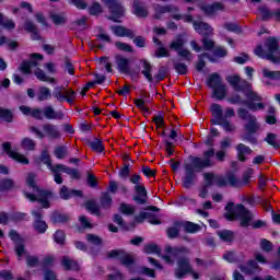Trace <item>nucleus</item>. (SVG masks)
I'll use <instances>...</instances> for the list:
<instances>
[{
	"label": "nucleus",
	"mask_w": 280,
	"mask_h": 280,
	"mask_svg": "<svg viewBox=\"0 0 280 280\" xmlns=\"http://www.w3.org/2000/svg\"><path fill=\"white\" fill-rule=\"evenodd\" d=\"M213 156H215V149L211 148L208 151L203 152V158H198L190 155L189 161L184 163V177L182 187L184 189H191L196 185V180L198 178V173L202 172V170H207L209 167H213L215 162H213Z\"/></svg>",
	"instance_id": "obj_1"
},
{
	"label": "nucleus",
	"mask_w": 280,
	"mask_h": 280,
	"mask_svg": "<svg viewBox=\"0 0 280 280\" xmlns=\"http://www.w3.org/2000/svg\"><path fill=\"white\" fill-rule=\"evenodd\" d=\"M225 211L224 218L228 219L229 222L240 220V226H242V229H248V226H252V229H264V226H266V221L257 220L253 222L255 215L242 203L235 206V202H229L225 206Z\"/></svg>",
	"instance_id": "obj_2"
},
{
	"label": "nucleus",
	"mask_w": 280,
	"mask_h": 280,
	"mask_svg": "<svg viewBox=\"0 0 280 280\" xmlns=\"http://www.w3.org/2000/svg\"><path fill=\"white\" fill-rule=\"evenodd\" d=\"M26 185L33 188V191L36 192V195H34L32 192L24 191V196L27 200L31 202H38L42 205V209H49L51 207L49 198H54V192L51 190L40 189L38 185H36V175H34V173L28 174Z\"/></svg>",
	"instance_id": "obj_3"
},
{
	"label": "nucleus",
	"mask_w": 280,
	"mask_h": 280,
	"mask_svg": "<svg viewBox=\"0 0 280 280\" xmlns=\"http://www.w3.org/2000/svg\"><path fill=\"white\" fill-rule=\"evenodd\" d=\"M225 80L229 82L230 86L234 89V91L243 93L246 100H249V102L261 103V95L253 91V83L242 79L238 74L229 75Z\"/></svg>",
	"instance_id": "obj_4"
},
{
	"label": "nucleus",
	"mask_w": 280,
	"mask_h": 280,
	"mask_svg": "<svg viewBox=\"0 0 280 280\" xmlns=\"http://www.w3.org/2000/svg\"><path fill=\"white\" fill-rule=\"evenodd\" d=\"M254 54L259 58L269 60V62H272L273 65H280L279 39H277V37H268L265 40V50L264 46L258 45L254 50Z\"/></svg>",
	"instance_id": "obj_5"
},
{
	"label": "nucleus",
	"mask_w": 280,
	"mask_h": 280,
	"mask_svg": "<svg viewBox=\"0 0 280 280\" xmlns=\"http://www.w3.org/2000/svg\"><path fill=\"white\" fill-rule=\"evenodd\" d=\"M187 275H191L192 279H200V275L194 270L191 261L188 257H180L176 261V268L174 270V276L176 279H185Z\"/></svg>",
	"instance_id": "obj_6"
},
{
	"label": "nucleus",
	"mask_w": 280,
	"mask_h": 280,
	"mask_svg": "<svg viewBox=\"0 0 280 280\" xmlns=\"http://www.w3.org/2000/svg\"><path fill=\"white\" fill-rule=\"evenodd\" d=\"M207 85L213 90L212 97L215 100L222 101L224 97H226V85L222 83V77L218 73H212L207 79Z\"/></svg>",
	"instance_id": "obj_7"
},
{
	"label": "nucleus",
	"mask_w": 280,
	"mask_h": 280,
	"mask_svg": "<svg viewBox=\"0 0 280 280\" xmlns=\"http://www.w3.org/2000/svg\"><path fill=\"white\" fill-rule=\"evenodd\" d=\"M237 115H238L240 119H242L243 121H247L244 125L245 132L257 133L258 130H261V125L259 124V121H257V117L255 115L250 114V112H248V109L238 108Z\"/></svg>",
	"instance_id": "obj_8"
},
{
	"label": "nucleus",
	"mask_w": 280,
	"mask_h": 280,
	"mask_svg": "<svg viewBox=\"0 0 280 280\" xmlns=\"http://www.w3.org/2000/svg\"><path fill=\"white\" fill-rule=\"evenodd\" d=\"M33 118L37 119L38 121H43V119H48L49 121L54 119L62 120L65 119V113L56 112L51 105H48L43 109L34 108Z\"/></svg>",
	"instance_id": "obj_9"
},
{
	"label": "nucleus",
	"mask_w": 280,
	"mask_h": 280,
	"mask_svg": "<svg viewBox=\"0 0 280 280\" xmlns=\"http://www.w3.org/2000/svg\"><path fill=\"white\" fill-rule=\"evenodd\" d=\"M107 259H118L125 268L135 266V255L126 252V249H113L108 252Z\"/></svg>",
	"instance_id": "obj_10"
},
{
	"label": "nucleus",
	"mask_w": 280,
	"mask_h": 280,
	"mask_svg": "<svg viewBox=\"0 0 280 280\" xmlns=\"http://www.w3.org/2000/svg\"><path fill=\"white\" fill-rule=\"evenodd\" d=\"M104 3L110 13V16H107L108 21L121 23L120 19H122L125 10L121 3H119V0H105Z\"/></svg>",
	"instance_id": "obj_11"
},
{
	"label": "nucleus",
	"mask_w": 280,
	"mask_h": 280,
	"mask_svg": "<svg viewBox=\"0 0 280 280\" xmlns=\"http://www.w3.org/2000/svg\"><path fill=\"white\" fill-rule=\"evenodd\" d=\"M228 102L230 104H241L243 106H246L248 110H252L253 113L257 110H264L266 108V104L264 103H255L256 101L250 100H243L240 94H234L228 98Z\"/></svg>",
	"instance_id": "obj_12"
},
{
	"label": "nucleus",
	"mask_w": 280,
	"mask_h": 280,
	"mask_svg": "<svg viewBox=\"0 0 280 280\" xmlns=\"http://www.w3.org/2000/svg\"><path fill=\"white\" fill-rule=\"evenodd\" d=\"M9 237L12 240L14 244V253L16 257L19 261H21L23 259V255H26L27 253V250H25V241L21 238V236L19 235V232L15 230H11L9 232Z\"/></svg>",
	"instance_id": "obj_13"
},
{
	"label": "nucleus",
	"mask_w": 280,
	"mask_h": 280,
	"mask_svg": "<svg viewBox=\"0 0 280 280\" xmlns=\"http://www.w3.org/2000/svg\"><path fill=\"white\" fill-rule=\"evenodd\" d=\"M43 205H40V208L38 210H32L31 212L33 218H35L33 222V228L36 233H45L48 229L47 222L43 220Z\"/></svg>",
	"instance_id": "obj_14"
},
{
	"label": "nucleus",
	"mask_w": 280,
	"mask_h": 280,
	"mask_svg": "<svg viewBox=\"0 0 280 280\" xmlns=\"http://www.w3.org/2000/svg\"><path fill=\"white\" fill-rule=\"evenodd\" d=\"M2 149L10 156V159H13V161H18V163H22V165H30V160L25 158V155L12 151V143L10 142H3Z\"/></svg>",
	"instance_id": "obj_15"
},
{
	"label": "nucleus",
	"mask_w": 280,
	"mask_h": 280,
	"mask_svg": "<svg viewBox=\"0 0 280 280\" xmlns=\"http://www.w3.org/2000/svg\"><path fill=\"white\" fill-rule=\"evenodd\" d=\"M136 196H133V200L137 205H148V190L143 185L135 186Z\"/></svg>",
	"instance_id": "obj_16"
},
{
	"label": "nucleus",
	"mask_w": 280,
	"mask_h": 280,
	"mask_svg": "<svg viewBox=\"0 0 280 280\" xmlns=\"http://www.w3.org/2000/svg\"><path fill=\"white\" fill-rule=\"evenodd\" d=\"M194 28L198 34H200V36H202V38L213 36V28L208 23L195 21Z\"/></svg>",
	"instance_id": "obj_17"
},
{
	"label": "nucleus",
	"mask_w": 280,
	"mask_h": 280,
	"mask_svg": "<svg viewBox=\"0 0 280 280\" xmlns=\"http://www.w3.org/2000/svg\"><path fill=\"white\" fill-rule=\"evenodd\" d=\"M110 30L115 36H118L120 38L127 37V38H135V31L127 28L126 26L121 25H112Z\"/></svg>",
	"instance_id": "obj_18"
},
{
	"label": "nucleus",
	"mask_w": 280,
	"mask_h": 280,
	"mask_svg": "<svg viewBox=\"0 0 280 280\" xmlns=\"http://www.w3.org/2000/svg\"><path fill=\"white\" fill-rule=\"evenodd\" d=\"M117 69L120 73H125L126 75H129L130 73V59L125 58L121 55L115 56Z\"/></svg>",
	"instance_id": "obj_19"
},
{
	"label": "nucleus",
	"mask_w": 280,
	"mask_h": 280,
	"mask_svg": "<svg viewBox=\"0 0 280 280\" xmlns=\"http://www.w3.org/2000/svg\"><path fill=\"white\" fill-rule=\"evenodd\" d=\"M241 272L244 275H257V272H260L261 268H259V265L257 264V260H249L245 265L238 266Z\"/></svg>",
	"instance_id": "obj_20"
},
{
	"label": "nucleus",
	"mask_w": 280,
	"mask_h": 280,
	"mask_svg": "<svg viewBox=\"0 0 280 280\" xmlns=\"http://www.w3.org/2000/svg\"><path fill=\"white\" fill-rule=\"evenodd\" d=\"M43 130L48 139H60L62 133L58 130V127L54 124L47 122L43 125Z\"/></svg>",
	"instance_id": "obj_21"
},
{
	"label": "nucleus",
	"mask_w": 280,
	"mask_h": 280,
	"mask_svg": "<svg viewBox=\"0 0 280 280\" xmlns=\"http://www.w3.org/2000/svg\"><path fill=\"white\" fill-rule=\"evenodd\" d=\"M211 113L214 119H211L210 121L213 126H217V124H220V121L224 119V110L220 104L213 103L211 105Z\"/></svg>",
	"instance_id": "obj_22"
},
{
	"label": "nucleus",
	"mask_w": 280,
	"mask_h": 280,
	"mask_svg": "<svg viewBox=\"0 0 280 280\" xmlns=\"http://www.w3.org/2000/svg\"><path fill=\"white\" fill-rule=\"evenodd\" d=\"M133 14H136V16H138L139 19H147L149 12L145 3L139 0H133Z\"/></svg>",
	"instance_id": "obj_23"
},
{
	"label": "nucleus",
	"mask_w": 280,
	"mask_h": 280,
	"mask_svg": "<svg viewBox=\"0 0 280 280\" xmlns=\"http://www.w3.org/2000/svg\"><path fill=\"white\" fill-rule=\"evenodd\" d=\"M24 30L25 32H28V34H31L32 40H40V33L38 32V26H36L34 22L26 20L24 23Z\"/></svg>",
	"instance_id": "obj_24"
},
{
	"label": "nucleus",
	"mask_w": 280,
	"mask_h": 280,
	"mask_svg": "<svg viewBox=\"0 0 280 280\" xmlns=\"http://www.w3.org/2000/svg\"><path fill=\"white\" fill-rule=\"evenodd\" d=\"M179 226L184 229L185 233H190V234L202 231V226H200V224L194 223L191 221H179Z\"/></svg>",
	"instance_id": "obj_25"
},
{
	"label": "nucleus",
	"mask_w": 280,
	"mask_h": 280,
	"mask_svg": "<svg viewBox=\"0 0 280 280\" xmlns=\"http://www.w3.org/2000/svg\"><path fill=\"white\" fill-rule=\"evenodd\" d=\"M180 221H175L172 226L166 229V235L168 240H176L180 237Z\"/></svg>",
	"instance_id": "obj_26"
},
{
	"label": "nucleus",
	"mask_w": 280,
	"mask_h": 280,
	"mask_svg": "<svg viewBox=\"0 0 280 280\" xmlns=\"http://www.w3.org/2000/svg\"><path fill=\"white\" fill-rule=\"evenodd\" d=\"M237 159L242 163H246V154H253V150L244 143H240L236 145Z\"/></svg>",
	"instance_id": "obj_27"
},
{
	"label": "nucleus",
	"mask_w": 280,
	"mask_h": 280,
	"mask_svg": "<svg viewBox=\"0 0 280 280\" xmlns=\"http://www.w3.org/2000/svg\"><path fill=\"white\" fill-rule=\"evenodd\" d=\"M61 266L65 270H80V265L74 259H71L69 256H62Z\"/></svg>",
	"instance_id": "obj_28"
},
{
	"label": "nucleus",
	"mask_w": 280,
	"mask_h": 280,
	"mask_svg": "<svg viewBox=\"0 0 280 280\" xmlns=\"http://www.w3.org/2000/svg\"><path fill=\"white\" fill-rule=\"evenodd\" d=\"M85 209L86 211H89L90 213H92V215H97V218H100V215H102V208L101 206L97 205V201L95 200H88L85 202Z\"/></svg>",
	"instance_id": "obj_29"
},
{
	"label": "nucleus",
	"mask_w": 280,
	"mask_h": 280,
	"mask_svg": "<svg viewBox=\"0 0 280 280\" xmlns=\"http://www.w3.org/2000/svg\"><path fill=\"white\" fill-rule=\"evenodd\" d=\"M50 220L52 224H65L69 222V215L56 210L51 213Z\"/></svg>",
	"instance_id": "obj_30"
},
{
	"label": "nucleus",
	"mask_w": 280,
	"mask_h": 280,
	"mask_svg": "<svg viewBox=\"0 0 280 280\" xmlns=\"http://www.w3.org/2000/svg\"><path fill=\"white\" fill-rule=\"evenodd\" d=\"M100 207L101 209L108 210L113 207V197L110 192H102L100 197Z\"/></svg>",
	"instance_id": "obj_31"
},
{
	"label": "nucleus",
	"mask_w": 280,
	"mask_h": 280,
	"mask_svg": "<svg viewBox=\"0 0 280 280\" xmlns=\"http://www.w3.org/2000/svg\"><path fill=\"white\" fill-rule=\"evenodd\" d=\"M16 188V183L12 178L0 179V192L12 191Z\"/></svg>",
	"instance_id": "obj_32"
},
{
	"label": "nucleus",
	"mask_w": 280,
	"mask_h": 280,
	"mask_svg": "<svg viewBox=\"0 0 280 280\" xmlns=\"http://www.w3.org/2000/svg\"><path fill=\"white\" fill-rule=\"evenodd\" d=\"M217 235L220 237L222 242H228L229 244H231V242H234L235 240V232L231 230L218 231Z\"/></svg>",
	"instance_id": "obj_33"
},
{
	"label": "nucleus",
	"mask_w": 280,
	"mask_h": 280,
	"mask_svg": "<svg viewBox=\"0 0 280 280\" xmlns=\"http://www.w3.org/2000/svg\"><path fill=\"white\" fill-rule=\"evenodd\" d=\"M51 100V90L47 86H39L37 91V102H47Z\"/></svg>",
	"instance_id": "obj_34"
},
{
	"label": "nucleus",
	"mask_w": 280,
	"mask_h": 280,
	"mask_svg": "<svg viewBox=\"0 0 280 280\" xmlns=\"http://www.w3.org/2000/svg\"><path fill=\"white\" fill-rule=\"evenodd\" d=\"M225 178L228 180V185H230V187H242V183L240 182V179L237 178V175H235L233 173V171H229L225 174Z\"/></svg>",
	"instance_id": "obj_35"
},
{
	"label": "nucleus",
	"mask_w": 280,
	"mask_h": 280,
	"mask_svg": "<svg viewBox=\"0 0 280 280\" xmlns=\"http://www.w3.org/2000/svg\"><path fill=\"white\" fill-rule=\"evenodd\" d=\"M141 62L143 67L142 75H144V78H147V80L150 82H154V79L152 78V65L145 59H142Z\"/></svg>",
	"instance_id": "obj_36"
},
{
	"label": "nucleus",
	"mask_w": 280,
	"mask_h": 280,
	"mask_svg": "<svg viewBox=\"0 0 280 280\" xmlns=\"http://www.w3.org/2000/svg\"><path fill=\"white\" fill-rule=\"evenodd\" d=\"M265 141L266 143L275 148V150H279L280 142H279V136H277V133H272V132L267 133Z\"/></svg>",
	"instance_id": "obj_37"
},
{
	"label": "nucleus",
	"mask_w": 280,
	"mask_h": 280,
	"mask_svg": "<svg viewBox=\"0 0 280 280\" xmlns=\"http://www.w3.org/2000/svg\"><path fill=\"white\" fill-rule=\"evenodd\" d=\"M201 10L206 12V14H215L218 10H224V5L221 2H214L213 4L201 7Z\"/></svg>",
	"instance_id": "obj_38"
},
{
	"label": "nucleus",
	"mask_w": 280,
	"mask_h": 280,
	"mask_svg": "<svg viewBox=\"0 0 280 280\" xmlns=\"http://www.w3.org/2000/svg\"><path fill=\"white\" fill-rule=\"evenodd\" d=\"M88 145L93 150V152H104V143L97 138H95L94 141L88 140Z\"/></svg>",
	"instance_id": "obj_39"
},
{
	"label": "nucleus",
	"mask_w": 280,
	"mask_h": 280,
	"mask_svg": "<svg viewBox=\"0 0 280 280\" xmlns=\"http://www.w3.org/2000/svg\"><path fill=\"white\" fill-rule=\"evenodd\" d=\"M143 253H145L147 255L155 254L161 257V247H159V245H156L155 243H149L144 245Z\"/></svg>",
	"instance_id": "obj_40"
},
{
	"label": "nucleus",
	"mask_w": 280,
	"mask_h": 280,
	"mask_svg": "<svg viewBox=\"0 0 280 280\" xmlns=\"http://www.w3.org/2000/svg\"><path fill=\"white\" fill-rule=\"evenodd\" d=\"M0 119H3L7 124H12L14 121V114L10 109L0 107Z\"/></svg>",
	"instance_id": "obj_41"
},
{
	"label": "nucleus",
	"mask_w": 280,
	"mask_h": 280,
	"mask_svg": "<svg viewBox=\"0 0 280 280\" xmlns=\"http://www.w3.org/2000/svg\"><path fill=\"white\" fill-rule=\"evenodd\" d=\"M49 18L51 19L55 25H65L67 23V16L65 15V13H50Z\"/></svg>",
	"instance_id": "obj_42"
},
{
	"label": "nucleus",
	"mask_w": 280,
	"mask_h": 280,
	"mask_svg": "<svg viewBox=\"0 0 280 280\" xmlns=\"http://www.w3.org/2000/svg\"><path fill=\"white\" fill-rule=\"evenodd\" d=\"M35 75L37 80H40V82H50V83L56 82V79L48 77L47 73H45V71H43V69L40 68H37L35 70Z\"/></svg>",
	"instance_id": "obj_43"
},
{
	"label": "nucleus",
	"mask_w": 280,
	"mask_h": 280,
	"mask_svg": "<svg viewBox=\"0 0 280 280\" xmlns=\"http://www.w3.org/2000/svg\"><path fill=\"white\" fill-rule=\"evenodd\" d=\"M258 12H260V16L264 21H270V19L275 16V11H270L266 5L259 7Z\"/></svg>",
	"instance_id": "obj_44"
},
{
	"label": "nucleus",
	"mask_w": 280,
	"mask_h": 280,
	"mask_svg": "<svg viewBox=\"0 0 280 280\" xmlns=\"http://www.w3.org/2000/svg\"><path fill=\"white\" fill-rule=\"evenodd\" d=\"M255 132L245 131V133L241 135L242 141H247L248 143H252V145H257L258 140L257 137H255Z\"/></svg>",
	"instance_id": "obj_45"
},
{
	"label": "nucleus",
	"mask_w": 280,
	"mask_h": 280,
	"mask_svg": "<svg viewBox=\"0 0 280 280\" xmlns=\"http://www.w3.org/2000/svg\"><path fill=\"white\" fill-rule=\"evenodd\" d=\"M21 145L23 150H28V151L36 150V142L32 138L22 139Z\"/></svg>",
	"instance_id": "obj_46"
},
{
	"label": "nucleus",
	"mask_w": 280,
	"mask_h": 280,
	"mask_svg": "<svg viewBox=\"0 0 280 280\" xmlns=\"http://www.w3.org/2000/svg\"><path fill=\"white\" fill-rule=\"evenodd\" d=\"M173 67L175 71L179 73V75H187V71H189V69L187 68V65L180 61H174Z\"/></svg>",
	"instance_id": "obj_47"
},
{
	"label": "nucleus",
	"mask_w": 280,
	"mask_h": 280,
	"mask_svg": "<svg viewBox=\"0 0 280 280\" xmlns=\"http://www.w3.org/2000/svg\"><path fill=\"white\" fill-rule=\"evenodd\" d=\"M54 154L57 159H67V154H69V151L67 150V147L59 145L55 148Z\"/></svg>",
	"instance_id": "obj_48"
},
{
	"label": "nucleus",
	"mask_w": 280,
	"mask_h": 280,
	"mask_svg": "<svg viewBox=\"0 0 280 280\" xmlns=\"http://www.w3.org/2000/svg\"><path fill=\"white\" fill-rule=\"evenodd\" d=\"M201 44H202V49H205V51H211V49L215 47V42L209 37H203L201 39Z\"/></svg>",
	"instance_id": "obj_49"
},
{
	"label": "nucleus",
	"mask_w": 280,
	"mask_h": 280,
	"mask_svg": "<svg viewBox=\"0 0 280 280\" xmlns=\"http://www.w3.org/2000/svg\"><path fill=\"white\" fill-rule=\"evenodd\" d=\"M205 58H209V54L208 52H203L201 55H198V62L196 65V69L197 71H202L205 69V67H207V62H205Z\"/></svg>",
	"instance_id": "obj_50"
},
{
	"label": "nucleus",
	"mask_w": 280,
	"mask_h": 280,
	"mask_svg": "<svg viewBox=\"0 0 280 280\" xmlns=\"http://www.w3.org/2000/svg\"><path fill=\"white\" fill-rule=\"evenodd\" d=\"M217 126H222L225 132H235V126L231 124L226 118H223Z\"/></svg>",
	"instance_id": "obj_51"
},
{
	"label": "nucleus",
	"mask_w": 280,
	"mask_h": 280,
	"mask_svg": "<svg viewBox=\"0 0 280 280\" xmlns=\"http://www.w3.org/2000/svg\"><path fill=\"white\" fill-rule=\"evenodd\" d=\"M166 253H168L170 255H173V257H178V255H180V253H187V248L186 247L168 246V247H166Z\"/></svg>",
	"instance_id": "obj_52"
},
{
	"label": "nucleus",
	"mask_w": 280,
	"mask_h": 280,
	"mask_svg": "<svg viewBox=\"0 0 280 280\" xmlns=\"http://www.w3.org/2000/svg\"><path fill=\"white\" fill-rule=\"evenodd\" d=\"M115 45H116L117 49H119V51H125L127 54H132L135 51V49H132V46H130L127 43L116 42Z\"/></svg>",
	"instance_id": "obj_53"
},
{
	"label": "nucleus",
	"mask_w": 280,
	"mask_h": 280,
	"mask_svg": "<svg viewBox=\"0 0 280 280\" xmlns=\"http://www.w3.org/2000/svg\"><path fill=\"white\" fill-rule=\"evenodd\" d=\"M38 264H40L38 256L26 255V266H28V268H36Z\"/></svg>",
	"instance_id": "obj_54"
},
{
	"label": "nucleus",
	"mask_w": 280,
	"mask_h": 280,
	"mask_svg": "<svg viewBox=\"0 0 280 280\" xmlns=\"http://www.w3.org/2000/svg\"><path fill=\"white\" fill-rule=\"evenodd\" d=\"M86 241L90 243V244H94V246H102L103 244V240L102 237L95 235V234H86Z\"/></svg>",
	"instance_id": "obj_55"
},
{
	"label": "nucleus",
	"mask_w": 280,
	"mask_h": 280,
	"mask_svg": "<svg viewBox=\"0 0 280 280\" xmlns=\"http://www.w3.org/2000/svg\"><path fill=\"white\" fill-rule=\"evenodd\" d=\"M63 91H65V86L55 88L52 95L58 102H61V103L65 102V98L67 96H65V94H62Z\"/></svg>",
	"instance_id": "obj_56"
},
{
	"label": "nucleus",
	"mask_w": 280,
	"mask_h": 280,
	"mask_svg": "<svg viewBox=\"0 0 280 280\" xmlns=\"http://www.w3.org/2000/svg\"><path fill=\"white\" fill-rule=\"evenodd\" d=\"M178 58L182 60H186L187 62H191V51L189 49L182 48L177 51Z\"/></svg>",
	"instance_id": "obj_57"
},
{
	"label": "nucleus",
	"mask_w": 280,
	"mask_h": 280,
	"mask_svg": "<svg viewBox=\"0 0 280 280\" xmlns=\"http://www.w3.org/2000/svg\"><path fill=\"white\" fill-rule=\"evenodd\" d=\"M120 213H124V215H133L135 213V207L128 205V203H120Z\"/></svg>",
	"instance_id": "obj_58"
},
{
	"label": "nucleus",
	"mask_w": 280,
	"mask_h": 280,
	"mask_svg": "<svg viewBox=\"0 0 280 280\" xmlns=\"http://www.w3.org/2000/svg\"><path fill=\"white\" fill-rule=\"evenodd\" d=\"M65 100L66 102H68V104H73V102L75 101V97H77V93L75 91H73L72 89L70 90H65Z\"/></svg>",
	"instance_id": "obj_59"
},
{
	"label": "nucleus",
	"mask_w": 280,
	"mask_h": 280,
	"mask_svg": "<svg viewBox=\"0 0 280 280\" xmlns=\"http://www.w3.org/2000/svg\"><path fill=\"white\" fill-rule=\"evenodd\" d=\"M223 27L228 30V32H234L235 34L242 33V28H240V25L236 23L226 22Z\"/></svg>",
	"instance_id": "obj_60"
},
{
	"label": "nucleus",
	"mask_w": 280,
	"mask_h": 280,
	"mask_svg": "<svg viewBox=\"0 0 280 280\" xmlns=\"http://www.w3.org/2000/svg\"><path fill=\"white\" fill-rule=\"evenodd\" d=\"M89 12L92 16H97V14H102V4L98 2L92 3V5L89 8Z\"/></svg>",
	"instance_id": "obj_61"
},
{
	"label": "nucleus",
	"mask_w": 280,
	"mask_h": 280,
	"mask_svg": "<svg viewBox=\"0 0 280 280\" xmlns=\"http://www.w3.org/2000/svg\"><path fill=\"white\" fill-rule=\"evenodd\" d=\"M86 175H88L86 183H88L89 187H92L93 189H95V187H97V185H98L97 177H95L93 175V173H91L89 171L86 172Z\"/></svg>",
	"instance_id": "obj_62"
},
{
	"label": "nucleus",
	"mask_w": 280,
	"mask_h": 280,
	"mask_svg": "<svg viewBox=\"0 0 280 280\" xmlns=\"http://www.w3.org/2000/svg\"><path fill=\"white\" fill-rule=\"evenodd\" d=\"M260 248L265 253H272V242H270L266 238H262L260 242Z\"/></svg>",
	"instance_id": "obj_63"
},
{
	"label": "nucleus",
	"mask_w": 280,
	"mask_h": 280,
	"mask_svg": "<svg viewBox=\"0 0 280 280\" xmlns=\"http://www.w3.org/2000/svg\"><path fill=\"white\" fill-rule=\"evenodd\" d=\"M54 237H55L56 244H61V245L65 244L66 236H65V232H62V230L57 231L55 233Z\"/></svg>",
	"instance_id": "obj_64"
}]
</instances>
